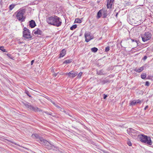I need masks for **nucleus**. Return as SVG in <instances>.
<instances>
[{
    "instance_id": "nucleus-1",
    "label": "nucleus",
    "mask_w": 153,
    "mask_h": 153,
    "mask_svg": "<svg viewBox=\"0 0 153 153\" xmlns=\"http://www.w3.org/2000/svg\"><path fill=\"white\" fill-rule=\"evenodd\" d=\"M32 137L33 138L36 139L37 141L43 145L45 148L48 149H51L52 146H53V144L45 140L42 137L40 136L37 134H32Z\"/></svg>"
},
{
    "instance_id": "nucleus-2",
    "label": "nucleus",
    "mask_w": 153,
    "mask_h": 153,
    "mask_svg": "<svg viewBox=\"0 0 153 153\" xmlns=\"http://www.w3.org/2000/svg\"><path fill=\"white\" fill-rule=\"evenodd\" d=\"M46 21L48 24L57 27L60 26L62 23L61 18L56 16H52L47 18Z\"/></svg>"
},
{
    "instance_id": "nucleus-3",
    "label": "nucleus",
    "mask_w": 153,
    "mask_h": 153,
    "mask_svg": "<svg viewBox=\"0 0 153 153\" xmlns=\"http://www.w3.org/2000/svg\"><path fill=\"white\" fill-rule=\"evenodd\" d=\"M25 12V10L24 9H20L16 12V17L17 19L22 22L25 21V17L24 16V14Z\"/></svg>"
},
{
    "instance_id": "nucleus-4",
    "label": "nucleus",
    "mask_w": 153,
    "mask_h": 153,
    "mask_svg": "<svg viewBox=\"0 0 153 153\" xmlns=\"http://www.w3.org/2000/svg\"><path fill=\"white\" fill-rule=\"evenodd\" d=\"M138 137L140 139L141 142L146 143L147 144L149 145H151L152 144V141L151 140V138L149 137H148L144 134H139Z\"/></svg>"
},
{
    "instance_id": "nucleus-5",
    "label": "nucleus",
    "mask_w": 153,
    "mask_h": 153,
    "mask_svg": "<svg viewBox=\"0 0 153 153\" xmlns=\"http://www.w3.org/2000/svg\"><path fill=\"white\" fill-rule=\"evenodd\" d=\"M127 133L134 139L136 138L137 136H138L140 134V132L137 131L136 130L131 128L127 129Z\"/></svg>"
},
{
    "instance_id": "nucleus-6",
    "label": "nucleus",
    "mask_w": 153,
    "mask_h": 153,
    "mask_svg": "<svg viewBox=\"0 0 153 153\" xmlns=\"http://www.w3.org/2000/svg\"><path fill=\"white\" fill-rule=\"evenodd\" d=\"M23 36L25 39H31L32 37L30 30L26 27H24L23 28Z\"/></svg>"
},
{
    "instance_id": "nucleus-7",
    "label": "nucleus",
    "mask_w": 153,
    "mask_h": 153,
    "mask_svg": "<svg viewBox=\"0 0 153 153\" xmlns=\"http://www.w3.org/2000/svg\"><path fill=\"white\" fill-rule=\"evenodd\" d=\"M152 37V35L149 32H145L143 35L141 36L142 40L144 42H146L150 40Z\"/></svg>"
},
{
    "instance_id": "nucleus-8",
    "label": "nucleus",
    "mask_w": 153,
    "mask_h": 153,
    "mask_svg": "<svg viewBox=\"0 0 153 153\" xmlns=\"http://www.w3.org/2000/svg\"><path fill=\"white\" fill-rule=\"evenodd\" d=\"M29 26L31 28L34 27L36 26V23L33 20H31L29 21Z\"/></svg>"
},
{
    "instance_id": "nucleus-9",
    "label": "nucleus",
    "mask_w": 153,
    "mask_h": 153,
    "mask_svg": "<svg viewBox=\"0 0 153 153\" xmlns=\"http://www.w3.org/2000/svg\"><path fill=\"white\" fill-rule=\"evenodd\" d=\"M113 1L114 0H108L106 6L108 9H111V8Z\"/></svg>"
},
{
    "instance_id": "nucleus-10",
    "label": "nucleus",
    "mask_w": 153,
    "mask_h": 153,
    "mask_svg": "<svg viewBox=\"0 0 153 153\" xmlns=\"http://www.w3.org/2000/svg\"><path fill=\"white\" fill-rule=\"evenodd\" d=\"M30 110H32L35 112L39 111V112H41L42 111V110L39 109L38 107H34L32 105L31 106Z\"/></svg>"
},
{
    "instance_id": "nucleus-11",
    "label": "nucleus",
    "mask_w": 153,
    "mask_h": 153,
    "mask_svg": "<svg viewBox=\"0 0 153 153\" xmlns=\"http://www.w3.org/2000/svg\"><path fill=\"white\" fill-rule=\"evenodd\" d=\"M33 33L35 34L42 35V32L39 28H37L36 31H33Z\"/></svg>"
},
{
    "instance_id": "nucleus-12",
    "label": "nucleus",
    "mask_w": 153,
    "mask_h": 153,
    "mask_svg": "<svg viewBox=\"0 0 153 153\" xmlns=\"http://www.w3.org/2000/svg\"><path fill=\"white\" fill-rule=\"evenodd\" d=\"M66 54V51L65 49H63L59 54V57H63Z\"/></svg>"
},
{
    "instance_id": "nucleus-13",
    "label": "nucleus",
    "mask_w": 153,
    "mask_h": 153,
    "mask_svg": "<svg viewBox=\"0 0 153 153\" xmlns=\"http://www.w3.org/2000/svg\"><path fill=\"white\" fill-rule=\"evenodd\" d=\"M23 104L26 108L30 109L31 105L29 103L25 102H23Z\"/></svg>"
},
{
    "instance_id": "nucleus-14",
    "label": "nucleus",
    "mask_w": 153,
    "mask_h": 153,
    "mask_svg": "<svg viewBox=\"0 0 153 153\" xmlns=\"http://www.w3.org/2000/svg\"><path fill=\"white\" fill-rule=\"evenodd\" d=\"M144 70L143 67H141L138 68H136L134 70L137 72L140 73Z\"/></svg>"
},
{
    "instance_id": "nucleus-15",
    "label": "nucleus",
    "mask_w": 153,
    "mask_h": 153,
    "mask_svg": "<svg viewBox=\"0 0 153 153\" xmlns=\"http://www.w3.org/2000/svg\"><path fill=\"white\" fill-rule=\"evenodd\" d=\"M90 34V33L88 32V33H85V41L87 42H89V40H88V39H87V37L88 36H89Z\"/></svg>"
},
{
    "instance_id": "nucleus-16",
    "label": "nucleus",
    "mask_w": 153,
    "mask_h": 153,
    "mask_svg": "<svg viewBox=\"0 0 153 153\" xmlns=\"http://www.w3.org/2000/svg\"><path fill=\"white\" fill-rule=\"evenodd\" d=\"M102 11H103V10H100L97 13V19H99L101 16L102 14Z\"/></svg>"
},
{
    "instance_id": "nucleus-17",
    "label": "nucleus",
    "mask_w": 153,
    "mask_h": 153,
    "mask_svg": "<svg viewBox=\"0 0 153 153\" xmlns=\"http://www.w3.org/2000/svg\"><path fill=\"white\" fill-rule=\"evenodd\" d=\"M109 81L108 79H105L101 81V83L102 84H104L106 83L109 82Z\"/></svg>"
},
{
    "instance_id": "nucleus-18",
    "label": "nucleus",
    "mask_w": 153,
    "mask_h": 153,
    "mask_svg": "<svg viewBox=\"0 0 153 153\" xmlns=\"http://www.w3.org/2000/svg\"><path fill=\"white\" fill-rule=\"evenodd\" d=\"M97 74L99 75H103L104 74L103 73L102 70H101L98 71H97Z\"/></svg>"
},
{
    "instance_id": "nucleus-19",
    "label": "nucleus",
    "mask_w": 153,
    "mask_h": 153,
    "mask_svg": "<svg viewBox=\"0 0 153 153\" xmlns=\"http://www.w3.org/2000/svg\"><path fill=\"white\" fill-rule=\"evenodd\" d=\"M16 5V4H12L10 5L9 7V10H12L15 7V6Z\"/></svg>"
},
{
    "instance_id": "nucleus-20",
    "label": "nucleus",
    "mask_w": 153,
    "mask_h": 153,
    "mask_svg": "<svg viewBox=\"0 0 153 153\" xmlns=\"http://www.w3.org/2000/svg\"><path fill=\"white\" fill-rule=\"evenodd\" d=\"M72 61V59H67V60H65L64 62L63 63L69 64V63H70Z\"/></svg>"
},
{
    "instance_id": "nucleus-21",
    "label": "nucleus",
    "mask_w": 153,
    "mask_h": 153,
    "mask_svg": "<svg viewBox=\"0 0 153 153\" xmlns=\"http://www.w3.org/2000/svg\"><path fill=\"white\" fill-rule=\"evenodd\" d=\"M136 104L135 100H133L131 101L130 103V105L134 106V105Z\"/></svg>"
},
{
    "instance_id": "nucleus-22",
    "label": "nucleus",
    "mask_w": 153,
    "mask_h": 153,
    "mask_svg": "<svg viewBox=\"0 0 153 153\" xmlns=\"http://www.w3.org/2000/svg\"><path fill=\"white\" fill-rule=\"evenodd\" d=\"M98 49L96 47H94L91 48V51L94 53L98 51Z\"/></svg>"
},
{
    "instance_id": "nucleus-23",
    "label": "nucleus",
    "mask_w": 153,
    "mask_h": 153,
    "mask_svg": "<svg viewBox=\"0 0 153 153\" xmlns=\"http://www.w3.org/2000/svg\"><path fill=\"white\" fill-rule=\"evenodd\" d=\"M77 73L73 71V72L72 73V74L70 77H74L77 75Z\"/></svg>"
},
{
    "instance_id": "nucleus-24",
    "label": "nucleus",
    "mask_w": 153,
    "mask_h": 153,
    "mask_svg": "<svg viewBox=\"0 0 153 153\" xmlns=\"http://www.w3.org/2000/svg\"><path fill=\"white\" fill-rule=\"evenodd\" d=\"M102 16L103 18H106L107 16V14L106 11H104L102 13Z\"/></svg>"
},
{
    "instance_id": "nucleus-25",
    "label": "nucleus",
    "mask_w": 153,
    "mask_h": 153,
    "mask_svg": "<svg viewBox=\"0 0 153 153\" xmlns=\"http://www.w3.org/2000/svg\"><path fill=\"white\" fill-rule=\"evenodd\" d=\"M146 76V73H143L141 75V78L143 79H145Z\"/></svg>"
},
{
    "instance_id": "nucleus-26",
    "label": "nucleus",
    "mask_w": 153,
    "mask_h": 153,
    "mask_svg": "<svg viewBox=\"0 0 153 153\" xmlns=\"http://www.w3.org/2000/svg\"><path fill=\"white\" fill-rule=\"evenodd\" d=\"M77 26L76 25H72L71 27H70V29L71 30H73L74 29H76L77 27Z\"/></svg>"
},
{
    "instance_id": "nucleus-27",
    "label": "nucleus",
    "mask_w": 153,
    "mask_h": 153,
    "mask_svg": "<svg viewBox=\"0 0 153 153\" xmlns=\"http://www.w3.org/2000/svg\"><path fill=\"white\" fill-rule=\"evenodd\" d=\"M75 22L76 23H81L82 22V21L79 19L77 18L75 19Z\"/></svg>"
},
{
    "instance_id": "nucleus-28",
    "label": "nucleus",
    "mask_w": 153,
    "mask_h": 153,
    "mask_svg": "<svg viewBox=\"0 0 153 153\" xmlns=\"http://www.w3.org/2000/svg\"><path fill=\"white\" fill-rule=\"evenodd\" d=\"M0 50L4 52H7L6 50L4 48V47L3 46L0 47Z\"/></svg>"
},
{
    "instance_id": "nucleus-29",
    "label": "nucleus",
    "mask_w": 153,
    "mask_h": 153,
    "mask_svg": "<svg viewBox=\"0 0 153 153\" xmlns=\"http://www.w3.org/2000/svg\"><path fill=\"white\" fill-rule=\"evenodd\" d=\"M87 39H88V40H89V42L92 39H93V37L92 36H91L90 35L89 36H88L87 37Z\"/></svg>"
},
{
    "instance_id": "nucleus-30",
    "label": "nucleus",
    "mask_w": 153,
    "mask_h": 153,
    "mask_svg": "<svg viewBox=\"0 0 153 153\" xmlns=\"http://www.w3.org/2000/svg\"><path fill=\"white\" fill-rule=\"evenodd\" d=\"M110 50V47L109 46H108L106 47L105 48V51L106 52H107L108 51Z\"/></svg>"
},
{
    "instance_id": "nucleus-31",
    "label": "nucleus",
    "mask_w": 153,
    "mask_h": 153,
    "mask_svg": "<svg viewBox=\"0 0 153 153\" xmlns=\"http://www.w3.org/2000/svg\"><path fill=\"white\" fill-rule=\"evenodd\" d=\"M44 112L45 113H46L47 114H48L50 115H51L52 116H53L52 115V113L51 112H48V111H44Z\"/></svg>"
},
{
    "instance_id": "nucleus-32",
    "label": "nucleus",
    "mask_w": 153,
    "mask_h": 153,
    "mask_svg": "<svg viewBox=\"0 0 153 153\" xmlns=\"http://www.w3.org/2000/svg\"><path fill=\"white\" fill-rule=\"evenodd\" d=\"M73 72V71H71L69 72L68 73H66V74H67L68 75V76L70 77H71V75L72 74V73Z\"/></svg>"
},
{
    "instance_id": "nucleus-33",
    "label": "nucleus",
    "mask_w": 153,
    "mask_h": 153,
    "mask_svg": "<svg viewBox=\"0 0 153 153\" xmlns=\"http://www.w3.org/2000/svg\"><path fill=\"white\" fill-rule=\"evenodd\" d=\"M82 74V72H80L78 74L77 76L78 78H79L81 77Z\"/></svg>"
},
{
    "instance_id": "nucleus-34",
    "label": "nucleus",
    "mask_w": 153,
    "mask_h": 153,
    "mask_svg": "<svg viewBox=\"0 0 153 153\" xmlns=\"http://www.w3.org/2000/svg\"><path fill=\"white\" fill-rule=\"evenodd\" d=\"M135 101L136 102V104H140L141 102V101L140 100H136Z\"/></svg>"
},
{
    "instance_id": "nucleus-35",
    "label": "nucleus",
    "mask_w": 153,
    "mask_h": 153,
    "mask_svg": "<svg viewBox=\"0 0 153 153\" xmlns=\"http://www.w3.org/2000/svg\"><path fill=\"white\" fill-rule=\"evenodd\" d=\"M25 93L29 97H31V96L29 95V93L28 91H26Z\"/></svg>"
},
{
    "instance_id": "nucleus-36",
    "label": "nucleus",
    "mask_w": 153,
    "mask_h": 153,
    "mask_svg": "<svg viewBox=\"0 0 153 153\" xmlns=\"http://www.w3.org/2000/svg\"><path fill=\"white\" fill-rule=\"evenodd\" d=\"M145 85L147 86H149V81H147L146 82Z\"/></svg>"
},
{
    "instance_id": "nucleus-37",
    "label": "nucleus",
    "mask_w": 153,
    "mask_h": 153,
    "mask_svg": "<svg viewBox=\"0 0 153 153\" xmlns=\"http://www.w3.org/2000/svg\"><path fill=\"white\" fill-rule=\"evenodd\" d=\"M127 144L129 146H131L132 145V144L130 141L127 142Z\"/></svg>"
},
{
    "instance_id": "nucleus-38",
    "label": "nucleus",
    "mask_w": 153,
    "mask_h": 153,
    "mask_svg": "<svg viewBox=\"0 0 153 153\" xmlns=\"http://www.w3.org/2000/svg\"><path fill=\"white\" fill-rule=\"evenodd\" d=\"M7 56L9 57L10 58H11V54H9V53H8L7 54Z\"/></svg>"
},
{
    "instance_id": "nucleus-39",
    "label": "nucleus",
    "mask_w": 153,
    "mask_h": 153,
    "mask_svg": "<svg viewBox=\"0 0 153 153\" xmlns=\"http://www.w3.org/2000/svg\"><path fill=\"white\" fill-rule=\"evenodd\" d=\"M136 43H137V46H139L140 45V42L139 41H137Z\"/></svg>"
},
{
    "instance_id": "nucleus-40",
    "label": "nucleus",
    "mask_w": 153,
    "mask_h": 153,
    "mask_svg": "<svg viewBox=\"0 0 153 153\" xmlns=\"http://www.w3.org/2000/svg\"><path fill=\"white\" fill-rule=\"evenodd\" d=\"M103 95H104V96H103L104 99H105L106 98V97H107V95L105 94H104Z\"/></svg>"
},
{
    "instance_id": "nucleus-41",
    "label": "nucleus",
    "mask_w": 153,
    "mask_h": 153,
    "mask_svg": "<svg viewBox=\"0 0 153 153\" xmlns=\"http://www.w3.org/2000/svg\"><path fill=\"white\" fill-rule=\"evenodd\" d=\"M147 56H145L143 58V59L144 60H145L147 59Z\"/></svg>"
},
{
    "instance_id": "nucleus-42",
    "label": "nucleus",
    "mask_w": 153,
    "mask_h": 153,
    "mask_svg": "<svg viewBox=\"0 0 153 153\" xmlns=\"http://www.w3.org/2000/svg\"><path fill=\"white\" fill-rule=\"evenodd\" d=\"M147 64H145L143 66H142V67H143V68H146V67H147Z\"/></svg>"
},
{
    "instance_id": "nucleus-43",
    "label": "nucleus",
    "mask_w": 153,
    "mask_h": 153,
    "mask_svg": "<svg viewBox=\"0 0 153 153\" xmlns=\"http://www.w3.org/2000/svg\"><path fill=\"white\" fill-rule=\"evenodd\" d=\"M131 40L132 41V42H136L137 41V40H135V39H131Z\"/></svg>"
},
{
    "instance_id": "nucleus-44",
    "label": "nucleus",
    "mask_w": 153,
    "mask_h": 153,
    "mask_svg": "<svg viewBox=\"0 0 153 153\" xmlns=\"http://www.w3.org/2000/svg\"><path fill=\"white\" fill-rule=\"evenodd\" d=\"M34 60H32L31 62V65H32L33 64V62H34Z\"/></svg>"
},
{
    "instance_id": "nucleus-45",
    "label": "nucleus",
    "mask_w": 153,
    "mask_h": 153,
    "mask_svg": "<svg viewBox=\"0 0 153 153\" xmlns=\"http://www.w3.org/2000/svg\"><path fill=\"white\" fill-rule=\"evenodd\" d=\"M148 107V105L146 106L145 108H144V110H146Z\"/></svg>"
},
{
    "instance_id": "nucleus-46",
    "label": "nucleus",
    "mask_w": 153,
    "mask_h": 153,
    "mask_svg": "<svg viewBox=\"0 0 153 153\" xmlns=\"http://www.w3.org/2000/svg\"><path fill=\"white\" fill-rule=\"evenodd\" d=\"M55 106H56V107L57 108H60V106H59L58 105H55Z\"/></svg>"
},
{
    "instance_id": "nucleus-47",
    "label": "nucleus",
    "mask_w": 153,
    "mask_h": 153,
    "mask_svg": "<svg viewBox=\"0 0 153 153\" xmlns=\"http://www.w3.org/2000/svg\"><path fill=\"white\" fill-rule=\"evenodd\" d=\"M57 74H54V76H55V77H56V76H57Z\"/></svg>"
},
{
    "instance_id": "nucleus-48",
    "label": "nucleus",
    "mask_w": 153,
    "mask_h": 153,
    "mask_svg": "<svg viewBox=\"0 0 153 153\" xmlns=\"http://www.w3.org/2000/svg\"><path fill=\"white\" fill-rule=\"evenodd\" d=\"M118 13H117L116 14V15L115 16H116V17L117 18V15H118Z\"/></svg>"
},
{
    "instance_id": "nucleus-49",
    "label": "nucleus",
    "mask_w": 153,
    "mask_h": 153,
    "mask_svg": "<svg viewBox=\"0 0 153 153\" xmlns=\"http://www.w3.org/2000/svg\"><path fill=\"white\" fill-rule=\"evenodd\" d=\"M105 153H110L109 152H105Z\"/></svg>"
},
{
    "instance_id": "nucleus-50",
    "label": "nucleus",
    "mask_w": 153,
    "mask_h": 153,
    "mask_svg": "<svg viewBox=\"0 0 153 153\" xmlns=\"http://www.w3.org/2000/svg\"><path fill=\"white\" fill-rule=\"evenodd\" d=\"M2 59V58L0 57V60H1Z\"/></svg>"
},
{
    "instance_id": "nucleus-51",
    "label": "nucleus",
    "mask_w": 153,
    "mask_h": 153,
    "mask_svg": "<svg viewBox=\"0 0 153 153\" xmlns=\"http://www.w3.org/2000/svg\"><path fill=\"white\" fill-rule=\"evenodd\" d=\"M64 112L65 113H66V111H64Z\"/></svg>"
},
{
    "instance_id": "nucleus-52",
    "label": "nucleus",
    "mask_w": 153,
    "mask_h": 153,
    "mask_svg": "<svg viewBox=\"0 0 153 153\" xmlns=\"http://www.w3.org/2000/svg\"><path fill=\"white\" fill-rule=\"evenodd\" d=\"M153 147V146H152Z\"/></svg>"
}]
</instances>
